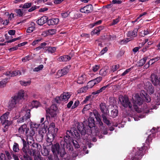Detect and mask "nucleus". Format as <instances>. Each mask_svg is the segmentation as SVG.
<instances>
[{"mask_svg":"<svg viewBox=\"0 0 160 160\" xmlns=\"http://www.w3.org/2000/svg\"><path fill=\"white\" fill-rule=\"evenodd\" d=\"M43 137H43L42 135H41L38 133V134L37 135L36 137V140L39 142H42L43 140Z\"/></svg>","mask_w":160,"mask_h":160,"instance_id":"58836bf2","label":"nucleus"},{"mask_svg":"<svg viewBox=\"0 0 160 160\" xmlns=\"http://www.w3.org/2000/svg\"><path fill=\"white\" fill-rule=\"evenodd\" d=\"M47 131L45 128H43L40 129V130L39 131L38 133L39 134H41V135H42L43 137Z\"/></svg>","mask_w":160,"mask_h":160,"instance_id":"c03bdc74","label":"nucleus"},{"mask_svg":"<svg viewBox=\"0 0 160 160\" xmlns=\"http://www.w3.org/2000/svg\"><path fill=\"white\" fill-rule=\"evenodd\" d=\"M27 132L28 134L26 136L28 137H32L35 134V131L33 129H32Z\"/></svg>","mask_w":160,"mask_h":160,"instance_id":"a19ab883","label":"nucleus"},{"mask_svg":"<svg viewBox=\"0 0 160 160\" xmlns=\"http://www.w3.org/2000/svg\"><path fill=\"white\" fill-rule=\"evenodd\" d=\"M21 74V72L19 70H15L12 71H8L3 73V75L9 77H14L17 75L19 76Z\"/></svg>","mask_w":160,"mask_h":160,"instance_id":"4468645a","label":"nucleus"},{"mask_svg":"<svg viewBox=\"0 0 160 160\" xmlns=\"http://www.w3.org/2000/svg\"><path fill=\"white\" fill-rule=\"evenodd\" d=\"M120 102L122 105L125 108H128L131 110H133V107L128 98L126 96H120L119 98Z\"/></svg>","mask_w":160,"mask_h":160,"instance_id":"6e6552de","label":"nucleus"},{"mask_svg":"<svg viewBox=\"0 0 160 160\" xmlns=\"http://www.w3.org/2000/svg\"><path fill=\"white\" fill-rule=\"evenodd\" d=\"M58 109V108L55 104H52L48 110L57 111Z\"/></svg>","mask_w":160,"mask_h":160,"instance_id":"09e8293b","label":"nucleus"},{"mask_svg":"<svg viewBox=\"0 0 160 160\" xmlns=\"http://www.w3.org/2000/svg\"><path fill=\"white\" fill-rule=\"evenodd\" d=\"M23 157L24 160H32L31 158L28 155L24 154Z\"/></svg>","mask_w":160,"mask_h":160,"instance_id":"e2e57ef3","label":"nucleus"},{"mask_svg":"<svg viewBox=\"0 0 160 160\" xmlns=\"http://www.w3.org/2000/svg\"><path fill=\"white\" fill-rule=\"evenodd\" d=\"M148 58V57H145L142 59H140L138 63V66L139 67H141L143 66L146 62Z\"/></svg>","mask_w":160,"mask_h":160,"instance_id":"c85d7f7f","label":"nucleus"},{"mask_svg":"<svg viewBox=\"0 0 160 160\" xmlns=\"http://www.w3.org/2000/svg\"><path fill=\"white\" fill-rule=\"evenodd\" d=\"M31 59V57L28 55L22 58V61L23 62H26L29 61Z\"/></svg>","mask_w":160,"mask_h":160,"instance_id":"603ef678","label":"nucleus"},{"mask_svg":"<svg viewBox=\"0 0 160 160\" xmlns=\"http://www.w3.org/2000/svg\"><path fill=\"white\" fill-rule=\"evenodd\" d=\"M73 145L76 148H78L80 146L78 142L76 140H73L72 141Z\"/></svg>","mask_w":160,"mask_h":160,"instance_id":"de8ad7c7","label":"nucleus"},{"mask_svg":"<svg viewBox=\"0 0 160 160\" xmlns=\"http://www.w3.org/2000/svg\"><path fill=\"white\" fill-rule=\"evenodd\" d=\"M108 72L107 70H105L104 68H102L99 71V74L103 76H106Z\"/></svg>","mask_w":160,"mask_h":160,"instance_id":"79ce46f5","label":"nucleus"},{"mask_svg":"<svg viewBox=\"0 0 160 160\" xmlns=\"http://www.w3.org/2000/svg\"><path fill=\"white\" fill-rule=\"evenodd\" d=\"M16 33V31L14 30H10L8 31V33L10 35H14Z\"/></svg>","mask_w":160,"mask_h":160,"instance_id":"338daca9","label":"nucleus"},{"mask_svg":"<svg viewBox=\"0 0 160 160\" xmlns=\"http://www.w3.org/2000/svg\"><path fill=\"white\" fill-rule=\"evenodd\" d=\"M102 22V21L101 20H99L96 22H95L93 23L92 24V27H93L94 26L96 25L100 24Z\"/></svg>","mask_w":160,"mask_h":160,"instance_id":"69168bd1","label":"nucleus"},{"mask_svg":"<svg viewBox=\"0 0 160 160\" xmlns=\"http://www.w3.org/2000/svg\"><path fill=\"white\" fill-rule=\"evenodd\" d=\"M71 59V57L68 55H64L58 58V60L60 62H67Z\"/></svg>","mask_w":160,"mask_h":160,"instance_id":"5701e85b","label":"nucleus"},{"mask_svg":"<svg viewBox=\"0 0 160 160\" xmlns=\"http://www.w3.org/2000/svg\"><path fill=\"white\" fill-rule=\"evenodd\" d=\"M54 157L52 155H50L48 157V160H59L58 155L54 154Z\"/></svg>","mask_w":160,"mask_h":160,"instance_id":"c9c22d12","label":"nucleus"},{"mask_svg":"<svg viewBox=\"0 0 160 160\" xmlns=\"http://www.w3.org/2000/svg\"><path fill=\"white\" fill-rule=\"evenodd\" d=\"M155 130V128L153 127L150 131V132H152V134H150L147 138L146 140V142L148 144V143H149V142L151 141L152 139L151 138L152 136H155L156 135L155 133L154 132Z\"/></svg>","mask_w":160,"mask_h":160,"instance_id":"393cba45","label":"nucleus"},{"mask_svg":"<svg viewBox=\"0 0 160 160\" xmlns=\"http://www.w3.org/2000/svg\"><path fill=\"white\" fill-rule=\"evenodd\" d=\"M91 107V105L90 104H88L86 105L85 107L83 108L82 112L83 113H84V112L85 111H87Z\"/></svg>","mask_w":160,"mask_h":160,"instance_id":"5fc2aeb1","label":"nucleus"},{"mask_svg":"<svg viewBox=\"0 0 160 160\" xmlns=\"http://www.w3.org/2000/svg\"><path fill=\"white\" fill-rule=\"evenodd\" d=\"M90 113V117L88 119V120L78 123L77 128L80 135V138L79 139L82 138L84 140L88 139V136L92 133L93 129L92 128L95 125L94 117L96 118L97 123L100 126H102L103 125L100 118L101 115L98 112L96 111L95 112Z\"/></svg>","mask_w":160,"mask_h":160,"instance_id":"f257e3e1","label":"nucleus"},{"mask_svg":"<svg viewBox=\"0 0 160 160\" xmlns=\"http://www.w3.org/2000/svg\"><path fill=\"white\" fill-rule=\"evenodd\" d=\"M22 141L23 142V147L22 149V151L25 154L28 155V150L29 149V148H28L29 145H28V147L27 143L24 139H23Z\"/></svg>","mask_w":160,"mask_h":160,"instance_id":"412c9836","label":"nucleus"},{"mask_svg":"<svg viewBox=\"0 0 160 160\" xmlns=\"http://www.w3.org/2000/svg\"><path fill=\"white\" fill-rule=\"evenodd\" d=\"M30 111L31 110L30 109H28L26 107H23L19 114L20 115L19 117L21 115L22 116V117L18 119L17 122L19 123L24 122H26L27 123L29 122L30 120Z\"/></svg>","mask_w":160,"mask_h":160,"instance_id":"39448f33","label":"nucleus"},{"mask_svg":"<svg viewBox=\"0 0 160 160\" xmlns=\"http://www.w3.org/2000/svg\"><path fill=\"white\" fill-rule=\"evenodd\" d=\"M33 3L32 2H27L24 3L23 5H20L19 7L23 9L28 8L32 6Z\"/></svg>","mask_w":160,"mask_h":160,"instance_id":"c756f323","label":"nucleus"},{"mask_svg":"<svg viewBox=\"0 0 160 160\" xmlns=\"http://www.w3.org/2000/svg\"><path fill=\"white\" fill-rule=\"evenodd\" d=\"M31 26L28 27L27 29L26 32L27 33H31L32 32L35 28V24L33 22L31 23Z\"/></svg>","mask_w":160,"mask_h":160,"instance_id":"72a5a7b5","label":"nucleus"},{"mask_svg":"<svg viewBox=\"0 0 160 160\" xmlns=\"http://www.w3.org/2000/svg\"><path fill=\"white\" fill-rule=\"evenodd\" d=\"M138 28H135L134 30L132 31H128L127 34V36L128 37L132 38H132H135L137 36V33L138 31Z\"/></svg>","mask_w":160,"mask_h":160,"instance_id":"a211bd4d","label":"nucleus"},{"mask_svg":"<svg viewBox=\"0 0 160 160\" xmlns=\"http://www.w3.org/2000/svg\"><path fill=\"white\" fill-rule=\"evenodd\" d=\"M9 112H7L4 113L0 117V124L2 125H4V128H7V127L10 125L9 121L8 120V116Z\"/></svg>","mask_w":160,"mask_h":160,"instance_id":"1a4fd4ad","label":"nucleus"},{"mask_svg":"<svg viewBox=\"0 0 160 160\" xmlns=\"http://www.w3.org/2000/svg\"><path fill=\"white\" fill-rule=\"evenodd\" d=\"M118 110L117 109L114 108L111 110L110 113L108 115H109L110 117L114 118L118 116Z\"/></svg>","mask_w":160,"mask_h":160,"instance_id":"bb28decb","label":"nucleus"},{"mask_svg":"<svg viewBox=\"0 0 160 160\" xmlns=\"http://www.w3.org/2000/svg\"><path fill=\"white\" fill-rule=\"evenodd\" d=\"M51 145V150L53 154H59L62 160H70L69 156L65 152V148L61 146L62 148L61 149L58 143Z\"/></svg>","mask_w":160,"mask_h":160,"instance_id":"7ed1b4c3","label":"nucleus"},{"mask_svg":"<svg viewBox=\"0 0 160 160\" xmlns=\"http://www.w3.org/2000/svg\"><path fill=\"white\" fill-rule=\"evenodd\" d=\"M43 68V66L42 64L36 67L34 70V71L38 72L40 70H41Z\"/></svg>","mask_w":160,"mask_h":160,"instance_id":"4d7b16f0","label":"nucleus"},{"mask_svg":"<svg viewBox=\"0 0 160 160\" xmlns=\"http://www.w3.org/2000/svg\"><path fill=\"white\" fill-rule=\"evenodd\" d=\"M132 99L133 100V107L134 110L138 112H140L141 110L136 104L139 106L141 105L142 103L143 99L138 94H136L135 96H133Z\"/></svg>","mask_w":160,"mask_h":160,"instance_id":"423d86ee","label":"nucleus"},{"mask_svg":"<svg viewBox=\"0 0 160 160\" xmlns=\"http://www.w3.org/2000/svg\"><path fill=\"white\" fill-rule=\"evenodd\" d=\"M25 93L23 90L20 91L17 95L12 97L9 100L8 108L9 109L12 110L15 107L16 105L22 99H25Z\"/></svg>","mask_w":160,"mask_h":160,"instance_id":"20e7f679","label":"nucleus"},{"mask_svg":"<svg viewBox=\"0 0 160 160\" xmlns=\"http://www.w3.org/2000/svg\"><path fill=\"white\" fill-rule=\"evenodd\" d=\"M119 21V18H116L115 19L112 20V22L111 23L112 25H113L117 24Z\"/></svg>","mask_w":160,"mask_h":160,"instance_id":"680f3d73","label":"nucleus"},{"mask_svg":"<svg viewBox=\"0 0 160 160\" xmlns=\"http://www.w3.org/2000/svg\"><path fill=\"white\" fill-rule=\"evenodd\" d=\"M102 78L101 77H98L93 79L95 82H96V84L102 80Z\"/></svg>","mask_w":160,"mask_h":160,"instance_id":"bf43d9fd","label":"nucleus"},{"mask_svg":"<svg viewBox=\"0 0 160 160\" xmlns=\"http://www.w3.org/2000/svg\"><path fill=\"white\" fill-rule=\"evenodd\" d=\"M29 130V128H27L26 124H24L21 125L18 128V131L20 134L26 136V135H27V132Z\"/></svg>","mask_w":160,"mask_h":160,"instance_id":"ddd939ff","label":"nucleus"},{"mask_svg":"<svg viewBox=\"0 0 160 160\" xmlns=\"http://www.w3.org/2000/svg\"><path fill=\"white\" fill-rule=\"evenodd\" d=\"M9 79H10V78H5L2 80L0 81V88L4 87L6 86L8 82V81Z\"/></svg>","mask_w":160,"mask_h":160,"instance_id":"7c9ffc66","label":"nucleus"},{"mask_svg":"<svg viewBox=\"0 0 160 160\" xmlns=\"http://www.w3.org/2000/svg\"><path fill=\"white\" fill-rule=\"evenodd\" d=\"M150 78L152 83L154 86H157L159 85L160 77L158 78L157 75L152 73L151 74Z\"/></svg>","mask_w":160,"mask_h":160,"instance_id":"2eb2a0df","label":"nucleus"},{"mask_svg":"<svg viewBox=\"0 0 160 160\" xmlns=\"http://www.w3.org/2000/svg\"><path fill=\"white\" fill-rule=\"evenodd\" d=\"M55 137V135L54 134H52V133H49L47 134L46 141L47 142L48 146L52 144V142L53 141Z\"/></svg>","mask_w":160,"mask_h":160,"instance_id":"dca6fc26","label":"nucleus"},{"mask_svg":"<svg viewBox=\"0 0 160 160\" xmlns=\"http://www.w3.org/2000/svg\"><path fill=\"white\" fill-rule=\"evenodd\" d=\"M47 112V114L46 115V119L47 120H45V122L43 123V124H44V127H45V124H47V123H48L49 121L50 120V115L51 117L52 118H54L56 117L57 114V111L50 110H46Z\"/></svg>","mask_w":160,"mask_h":160,"instance_id":"f8f14e48","label":"nucleus"},{"mask_svg":"<svg viewBox=\"0 0 160 160\" xmlns=\"http://www.w3.org/2000/svg\"><path fill=\"white\" fill-rule=\"evenodd\" d=\"M133 68V67H132L129 68L127 69L123 73L121 74V76H123L127 74L128 72H130Z\"/></svg>","mask_w":160,"mask_h":160,"instance_id":"6e6d98bb","label":"nucleus"},{"mask_svg":"<svg viewBox=\"0 0 160 160\" xmlns=\"http://www.w3.org/2000/svg\"><path fill=\"white\" fill-rule=\"evenodd\" d=\"M99 107L102 114H108L109 113L108 108H107L105 103H101L99 105Z\"/></svg>","mask_w":160,"mask_h":160,"instance_id":"f3484780","label":"nucleus"},{"mask_svg":"<svg viewBox=\"0 0 160 160\" xmlns=\"http://www.w3.org/2000/svg\"><path fill=\"white\" fill-rule=\"evenodd\" d=\"M70 95L68 92H63L60 96L56 97L54 99L55 101L58 103H60L62 101H65L68 99Z\"/></svg>","mask_w":160,"mask_h":160,"instance_id":"9d476101","label":"nucleus"},{"mask_svg":"<svg viewBox=\"0 0 160 160\" xmlns=\"http://www.w3.org/2000/svg\"><path fill=\"white\" fill-rule=\"evenodd\" d=\"M145 148L144 146L141 148H137L136 151L130 160H140L144 154Z\"/></svg>","mask_w":160,"mask_h":160,"instance_id":"0eeeda50","label":"nucleus"},{"mask_svg":"<svg viewBox=\"0 0 160 160\" xmlns=\"http://www.w3.org/2000/svg\"><path fill=\"white\" fill-rule=\"evenodd\" d=\"M56 50V48L55 47H49L48 52L51 53H54L55 52Z\"/></svg>","mask_w":160,"mask_h":160,"instance_id":"13d9d810","label":"nucleus"},{"mask_svg":"<svg viewBox=\"0 0 160 160\" xmlns=\"http://www.w3.org/2000/svg\"><path fill=\"white\" fill-rule=\"evenodd\" d=\"M13 151L16 152H18L19 151V145L18 143L14 142L13 146Z\"/></svg>","mask_w":160,"mask_h":160,"instance_id":"e433bc0d","label":"nucleus"},{"mask_svg":"<svg viewBox=\"0 0 160 160\" xmlns=\"http://www.w3.org/2000/svg\"><path fill=\"white\" fill-rule=\"evenodd\" d=\"M91 95H89L86 96L85 100L82 102L83 103H86L87 102V101L90 100L91 99Z\"/></svg>","mask_w":160,"mask_h":160,"instance_id":"864d4df0","label":"nucleus"},{"mask_svg":"<svg viewBox=\"0 0 160 160\" xmlns=\"http://www.w3.org/2000/svg\"><path fill=\"white\" fill-rule=\"evenodd\" d=\"M141 95H142V97L143 96V97H144L146 99V101L147 102H149L151 101V98L149 97L148 96L147 97V94H146L144 90H142L141 92Z\"/></svg>","mask_w":160,"mask_h":160,"instance_id":"473e14b6","label":"nucleus"},{"mask_svg":"<svg viewBox=\"0 0 160 160\" xmlns=\"http://www.w3.org/2000/svg\"><path fill=\"white\" fill-rule=\"evenodd\" d=\"M31 83V81H20V83L22 85H23L25 86H27L29 85Z\"/></svg>","mask_w":160,"mask_h":160,"instance_id":"37998d69","label":"nucleus"},{"mask_svg":"<svg viewBox=\"0 0 160 160\" xmlns=\"http://www.w3.org/2000/svg\"><path fill=\"white\" fill-rule=\"evenodd\" d=\"M86 80L85 75L82 74L78 77L77 80V83L79 84H82L85 82Z\"/></svg>","mask_w":160,"mask_h":160,"instance_id":"a878e982","label":"nucleus"},{"mask_svg":"<svg viewBox=\"0 0 160 160\" xmlns=\"http://www.w3.org/2000/svg\"><path fill=\"white\" fill-rule=\"evenodd\" d=\"M70 13V12H69L68 11L64 12L61 13V16L63 18H65L67 17L69 15Z\"/></svg>","mask_w":160,"mask_h":160,"instance_id":"8fccbe9b","label":"nucleus"},{"mask_svg":"<svg viewBox=\"0 0 160 160\" xmlns=\"http://www.w3.org/2000/svg\"><path fill=\"white\" fill-rule=\"evenodd\" d=\"M80 103V102L79 100H77L75 101V102H74V104L72 107V109H74L76 108L79 104Z\"/></svg>","mask_w":160,"mask_h":160,"instance_id":"052dcab7","label":"nucleus"},{"mask_svg":"<svg viewBox=\"0 0 160 160\" xmlns=\"http://www.w3.org/2000/svg\"><path fill=\"white\" fill-rule=\"evenodd\" d=\"M160 59V57L157 56V57H156L154 58H152V59H150L149 60V61L151 63V64H152L155 62L157 61Z\"/></svg>","mask_w":160,"mask_h":160,"instance_id":"49530a36","label":"nucleus"},{"mask_svg":"<svg viewBox=\"0 0 160 160\" xmlns=\"http://www.w3.org/2000/svg\"><path fill=\"white\" fill-rule=\"evenodd\" d=\"M15 12L17 14V16L19 17H21L23 15V10H21L20 9H16L15 10Z\"/></svg>","mask_w":160,"mask_h":160,"instance_id":"ea45409f","label":"nucleus"},{"mask_svg":"<svg viewBox=\"0 0 160 160\" xmlns=\"http://www.w3.org/2000/svg\"><path fill=\"white\" fill-rule=\"evenodd\" d=\"M75 137L78 139L80 138V134L77 130L73 128L72 130H68L64 137V141L62 140L60 142L61 146L64 148L65 146L66 150L70 152L72 151L73 148L71 141H72L73 138Z\"/></svg>","mask_w":160,"mask_h":160,"instance_id":"f03ea898","label":"nucleus"},{"mask_svg":"<svg viewBox=\"0 0 160 160\" xmlns=\"http://www.w3.org/2000/svg\"><path fill=\"white\" fill-rule=\"evenodd\" d=\"M148 86L146 87L147 90L150 93L152 94L153 93L154 91V89L152 86L151 83H148Z\"/></svg>","mask_w":160,"mask_h":160,"instance_id":"2f4dec72","label":"nucleus"},{"mask_svg":"<svg viewBox=\"0 0 160 160\" xmlns=\"http://www.w3.org/2000/svg\"><path fill=\"white\" fill-rule=\"evenodd\" d=\"M87 14L92 12L93 10V7L91 4H89L84 7Z\"/></svg>","mask_w":160,"mask_h":160,"instance_id":"cd10ccee","label":"nucleus"},{"mask_svg":"<svg viewBox=\"0 0 160 160\" xmlns=\"http://www.w3.org/2000/svg\"><path fill=\"white\" fill-rule=\"evenodd\" d=\"M69 71V66H67L64 67L61 70L58 71V73L60 74V76H62L66 75Z\"/></svg>","mask_w":160,"mask_h":160,"instance_id":"b1692460","label":"nucleus"},{"mask_svg":"<svg viewBox=\"0 0 160 160\" xmlns=\"http://www.w3.org/2000/svg\"><path fill=\"white\" fill-rule=\"evenodd\" d=\"M32 105L33 107L36 108H37L41 105L39 102L37 101H33L32 103Z\"/></svg>","mask_w":160,"mask_h":160,"instance_id":"4c0bfd02","label":"nucleus"},{"mask_svg":"<svg viewBox=\"0 0 160 160\" xmlns=\"http://www.w3.org/2000/svg\"><path fill=\"white\" fill-rule=\"evenodd\" d=\"M0 158L1 160H6L5 155L3 153H1L0 154Z\"/></svg>","mask_w":160,"mask_h":160,"instance_id":"774afa93","label":"nucleus"},{"mask_svg":"<svg viewBox=\"0 0 160 160\" xmlns=\"http://www.w3.org/2000/svg\"><path fill=\"white\" fill-rule=\"evenodd\" d=\"M119 68V64H117L114 65L112 67V71L113 72H114L116 70Z\"/></svg>","mask_w":160,"mask_h":160,"instance_id":"0e129e2a","label":"nucleus"},{"mask_svg":"<svg viewBox=\"0 0 160 160\" xmlns=\"http://www.w3.org/2000/svg\"><path fill=\"white\" fill-rule=\"evenodd\" d=\"M48 18V17L43 16L41 17L40 19H38L37 21V24L40 26L42 25L46 22H47Z\"/></svg>","mask_w":160,"mask_h":160,"instance_id":"aec40b11","label":"nucleus"},{"mask_svg":"<svg viewBox=\"0 0 160 160\" xmlns=\"http://www.w3.org/2000/svg\"><path fill=\"white\" fill-rule=\"evenodd\" d=\"M59 20L58 18H52L49 19H48L47 24L49 26L57 24L59 22Z\"/></svg>","mask_w":160,"mask_h":160,"instance_id":"6ab92c4d","label":"nucleus"},{"mask_svg":"<svg viewBox=\"0 0 160 160\" xmlns=\"http://www.w3.org/2000/svg\"><path fill=\"white\" fill-rule=\"evenodd\" d=\"M31 149L28 150V154L31 156H35V154L37 151H38V148H39V146L41 148V146L40 144L35 142H33L31 145Z\"/></svg>","mask_w":160,"mask_h":160,"instance_id":"9b49d317","label":"nucleus"},{"mask_svg":"<svg viewBox=\"0 0 160 160\" xmlns=\"http://www.w3.org/2000/svg\"><path fill=\"white\" fill-rule=\"evenodd\" d=\"M96 82H95L93 79L89 81L87 83V87L88 88H92L95 84Z\"/></svg>","mask_w":160,"mask_h":160,"instance_id":"f704fd0d","label":"nucleus"},{"mask_svg":"<svg viewBox=\"0 0 160 160\" xmlns=\"http://www.w3.org/2000/svg\"><path fill=\"white\" fill-rule=\"evenodd\" d=\"M88 88L87 86L81 88L78 91V93H82L86 92Z\"/></svg>","mask_w":160,"mask_h":160,"instance_id":"3c124183","label":"nucleus"},{"mask_svg":"<svg viewBox=\"0 0 160 160\" xmlns=\"http://www.w3.org/2000/svg\"><path fill=\"white\" fill-rule=\"evenodd\" d=\"M108 114V113L102 114L101 115L103 122L107 125H109L111 124V122L109 119V118L107 117V115Z\"/></svg>","mask_w":160,"mask_h":160,"instance_id":"4be33fe9","label":"nucleus"},{"mask_svg":"<svg viewBox=\"0 0 160 160\" xmlns=\"http://www.w3.org/2000/svg\"><path fill=\"white\" fill-rule=\"evenodd\" d=\"M130 38H127L121 40L119 41V42L121 44H125L130 41Z\"/></svg>","mask_w":160,"mask_h":160,"instance_id":"a18cd8bd","label":"nucleus"}]
</instances>
